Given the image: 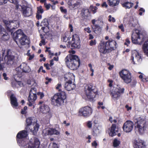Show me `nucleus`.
Segmentation results:
<instances>
[{
    "label": "nucleus",
    "mask_w": 148,
    "mask_h": 148,
    "mask_svg": "<svg viewBox=\"0 0 148 148\" xmlns=\"http://www.w3.org/2000/svg\"><path fill=\"white\" fill-rule=\"evenodd\" d=\"M43 67L42 66H41L39 69L38 71V73H40L41 71V70L42 72L44 73H45L46 72L45 71V70H43Z\"/></svg>",
    "instance_id": "nucleus-60"
},
{
    "label": "nucleus",
    "mask_w": 148,
    "mask_h": 148,
    "mask_svg": "<svg viewBox=\"0 0 148 148\" xmlns=\"http://www.w3.org/2000/svg\"><path fill=\"white\" fill-rule=\"evenodd\" d=\"M140 12L139 14L140 15H142L143 14V13L145 12V10L143 8H140L139 10Z\"/></svg>",
    "instance_id": "nucleus-64"
},
{
    "label": "nucleus",
    "mask_w": 148,
    "mask_h": 148,
    "mask_svg": "<svg viewBox=\"0 0 148 148\" xmlns=\"http://www.w3.org/2000/svg\"><path fill=\"white\" fill-rule=\"evenodd\" d=\"M108 81L109 83V86L110 87V93L111 97L114 100H117L120 97L121 94L123 93L124 89L118 86L116 87L112 86V84L113 82V81L108 80Z\"/></svg>",
    "instance_id": "nucleus-2"
},
{
    "label": "nucleus",
    "mask_w": 148,
    "mask_h": 148,
    "mask_svg": "<svg viewBox=\"0 0 148 148\" xmlns=\"http://www.w3.org/2000/svg\"><path fill=\"white\" fill-rule=\"evenodd\" d=\"M12 85L13 87H18V86H17V81L16 80H14L12 81Z\"/></svg>",
    "instance_id": "nucleus-51"
},
{
    "label": "nucleus",
    "mask_w": 148,
    "mask_h": 148,
    "mask_svg": "<svg viewBox=\"0 0 148 148\" xmlns=\"http://www.w3.org/2000/svg\"><path fill=\"white\" fill-rule=\"evenodd\" d=\"M71 47L73 49L79 48L80 47V41L72 42Z\"/></svg>",
    "instance_id": "nucleus-36"
},
{
    "label": "nucleus",
    "mask_w": 148,
    "mask_h": 148,
    "mask_svg": "<svg viewBox=\"0 0 148 148\" xmlns=\"http://www.w3.org/2000/svg\"><path fill=\"white\" fill-rule=\"evenodd\" d=\"M134 126V123L130 121H127L124 123L123 128L125 132H130L132 130Z\"/></svg>",
    "instance_id": "nucleus-16"
},
{
    "label": "nucleus",
    "mask_w": 148,
    "mask_h": 148,
    "mask_svg": "<svg viewBox=\"0 0 148 148\" xmlns=\"http://www.w3.org/2000/svg\"><path fill=\"white\" fill-rule=\"evenodd\" d=\"M134 148H142L144 146L143 143L139 139L134 140L133 142Z\"/></svg>",
    "instance_id": "nucleus-24"
},
{
    "label": "nucleus",
    "mask_w": 148,
    "mask_h": 148,
    "mask_svg": "<svg viewBox=\"0 0 148 148\" xmlns=\"http://www.w3.org/2000/svg\"><path fill=\"white\" fill-rule=\"evenodd\" d=\"M119 74L125 83L129 84L132 82V76L129 71L125 69L123 70L120 72Z\"/></svg>",
    "instance_id": "nucleus-8"
},
{
    "label": "nucleus",
    "mask_w": 148,
    "mask_h": 148,
    "mask_svg": "<svg viewBox=\"0 0 148 148\" xmlns=\"http://www.w3.org/2000/svg\"><path fill=\"white\" fill-rule=\"evenodd\" d=\"M106 43L110 51H111L110 49L113 48L116 44L115 41L113 40H110L106 42Z\"/></svg>",
    "instance_id": "nucleus-27"
},
{
    "label": "nucleus",
    "mask_w": 148,
    "mask_h": 148,
    "mask_svg": "<svg viewBox=\"0 0 148 148\" xmlns=\"http://www.w3.org/2000/svg\"><path fill=\"white\" fill-rule=\"evenodd\" d=\"M49 23L48 22L47 19L46 18L44 19L40 25L42 26V29L45 32L44 30L46 28H48Z\"/></svg>",
    "instance_id": "nucleus-30"
},
{
    "label": "nucleus",
    "mask_w": 148,
    "mask_h": 148,
    "mask_svg": "<svg viewBox=\"0 0 148 148\" xmlns=\"http://www.w3.org/2000/svg\"><path fill=\"white\" fill-rule=\"evenodd\" d=\"M92 147H94L95 148H96L97 146L98 145V143L97 141L96 140L94 141L92 143Z\"/></svg>",
    "instance_id": "nucleus-54"
},
{
    "label": "nucleus",
    "mask_w": 148,
    "mask_h": 148,
    "mask_svg": "<svg viewBox=\"0 0 148 148\" xmlns=\"http://www.w3.org/2000/svg\"><path fill=\"white\" fill-rule=\"evenodd\" d=\"M96 43L95 40H91L90 42V46H93L95 45Z\"/></svg>",
    "instance_id": "nucleus-56"
},
{
    "label": "nucleus",
    "mask_w": 148,
    "mask_h": 148,
    "mask_svg": "<svg viewBox=\"0 0 148 148\" xmlns=\"http://www.w3.org/2000/svg\"><path fill=\"white\" fill-rule=\"evenodd\" d=\"M89 15V12L88 9H83L81 13V16L83 17H87Z\"/></svg>",
    "instance_id": "nucleus-37"
},
{
    "label": "nucleus",
    "mask_w": 148,
    "mask_h": 148,
    "mask_svg": "<svg viewBox=\"0 0 148 148\" xmlns=\"http://www.w3.org/2000/svg\"><path fill=\"white\" fill-rule=\"evenodd\" d=\"M124 26L123 24H120L118 26V28L121 30V31L123 32H124L125 31Z\"/></svg>",
    "instance_id": "nucleus-47"
},
{
    "label": "nucleus",
    "mask_w": 148,
    "mask_h": 148,
    "mask_svg": "<svg viewBox=\"0 0 148 148\" xmlns=\"http://www.w3.org/2000/svg\"><path fill=\"white\" fill-rule=\"evenodd\" d=\"M142 48L144 53L148 57V40L143 45Z\"/></svg>",
    "instance_id": "nucleus-26"
},
{
    "label": "nucleus",
    "mask_w": 148,
    "mask_h": 148,
    "mask_svg": "<svg viewBox=\"0 0 148 148\" xmlns=\"http://www.w3.org/2000/svg\"><path fill=\"white\" fill-rule=\"evenodd\" d=\"M3 23L6 27L8 31L12 32V28L11 27V22L9 21H8L4 20L3 21Z\"/></svg>",
    "instance_id": "nucleus-33"
},
{
    "label": "nucleus",
    "mask_w": 148,
    "mask_h": 148,
    "mask_svg": "<svg viewBox=\"0 0 148 148\" xmlns=\"http://www.w3.org/2000/svg\"><path fill=\"white\" fill-rule=\"evenodd\" d=\"M98 49L99 52L103 54H105L110 51L106 42H104L101 41L100 43Z\"/></svg>",
    "instance_id": "nucleus-13"
},
{
    "label": "nucleus",
    "mask_w": 148,
    "mask_h": 148,
    "mask_svg": "<svg viewBox=\"0 0 148 148\" xmlns=\"http://www.w3.org/2000/svg\"><path fill=\"white\" fill-rule=\"evenodd\" d=\"M40 145V142L38 138H31L28 143V148H39Z\"/></svg>",
    "instance_id": "nucleus-15"
},
{
    "label": "nucleus",
    "mask_w": 148,
    "mask_h": 148,
    "mask_svg": "<svg viewBox=\"0 0 148 148\" xmlns=\"http://www.w3.org/2000/svg\"><path fill=\"white\" fill-rule=\"evenodd\" d=\"M44 116L47 119H50L51 117L52 114L51 112L49 111V112H47L46 113H43Z\"/></svg>",
    "instance_id": "nucleus-45"
},
{
    "label": "nucleus",
    "mask_w": 148,
    "mask_h": 148,
    "mask_svg": "<svg viewBox=\"0 0 148 148\" xmlns=\"http://www.w3.org/2000/svg\"><path fill=\"white\" fill-rule=\"evenodd\" d=\"M41 38L42 39V40L40 41V43L39 44V45L40 46H42V45H45V40L44 39V37L42 36L41 35Z\"/></svg>",
    "instance_id": "nucleus-50"
},
{
    "label": "nucleus",
    "mask_w": 148,
    "mask_h": 148,
    "mask_svg": "<svg viewBox=\"0 0 148 148\" xmlns=\"http://www.w3.org/2000/svg\"><path fill=\"white\" fill-rule=\"evenodd\" d=\"M60 134V132L59 131L55 128H53L46 129L42 131V134L45 136H51L53 134L58 135Z\"/></svg>",
    "instance_id": "nucleus-14"
},
{
    "label": "nucleus",
    "mask_w": 148,
    "mask_h": 148,
    "mask_svg": "<svg viewBox=\"0 0 148 148\" xmlns=\"http://www.w3.org/2000/svg\"><path fill=\"white\" fill-rule=\"evenodd\" d=\"M64 87L67 90L70 91L74 89L75 87V85L72 83L71 80H70L66 82Z\"/></svg>",
    "instance_id": "nucleus-23"
},
{
    "label": "nucleus",
    "mask_w": 148,
    "mask_h": 148,
    "mask_svg": "<svg viewBox=\"0 0 148 148\" xmlns=\"http://www.w3.org/2000/svg\"><path fill=\"white\" fill-rule=\"evenodd\" d=\"M7 52V54L5 56V58H7V63L8 65H12L14 62V56L12 55L11 53H10V51L8 50L7 51H6Z\"/></svg>",
    "instance_id": "nucleus-21"
},
{
    "label": "nucleus",
    "mask_w": 148,
    "mask_h": 148,
    "mask_svg": "<svg viewBox=\"0 0 148 148\" xmlns=\"http://www.w3.org/2000/svg\"><path fill=\"white\" fill-rule=\"evenodd\" d=\"M92 112V108L86 106L80 109L78 114L84 117H88L91 114Z\"/></svg>",
    "instance_id": "nucleus-12"
},
{
    "label": "nucleus",
    "mask_w": 148,
    "mask_h": 148,
    "mask_svg": "<svg viewBox=\"0 0 148 148\" xmlns=\"http://www.w3.org/2000/svg\"><path fill=\"white\" fill-rule=\"evenodd\" d=\"M1 35L2 38L3 40H7L9 39V36L5 31L2 32Z\"/></svg>",
    "instance_id": "nucleus-41"
},
{
    "label": "nucleus",
    "mask_w": 148,
    "mask_h": 148,
    "mask_svg": "<svg viewBox=\"0 0 148 148\" xmlns=\"http://www.w3.org/2000/svg\"><path fill=\"white\" fill-rule=\"evenodd\" d=\"M10 3H13L15 4L16 5V9H18L19 8V6H21V10L23 8H25L27 7H29L28 6L27 3L25 1H23L22 2V4L19 5L18 3V2L16 0H8Z\"/></svg>",
    "instance_id": "nucleus-17"
},
{
    "label": "nucleus",
    "mask_w": 148,
    "mask_h": 148,
    "mask_svg": "<svg viewBox=\"0 0 148 148\" xmlns=\"http://www.w3.org/2000/svg\"><path fill=\"white\" fill-rule=\"evenodd\" d=\"M49 148H58L57 145L55 143H52L49 145Z\"/></svg>",
    "instance_id": "nucleus-48"
},
{
    "label": "nucleus",
    "mask_w": 148,
    "mask_h": 148,
    "mask_svg": "<svg viewBox=\"0 0 148 148\" xmlns=\"http://www.w3.org/2000/svg\"><path fill=\"white\" fill-rule=\"evenodd\" d=\"M132 56L131 57L133 64H138L140 63L142 61V59L140 54L136 50L132 51Z\"/></svg>",
    "instance_id": "nucleus-11"
},
{
    "label": "nucleus",
    "mask_w": 148,
    "mask_h": 148,
    "mask_svg": "<svg viewBox=\"0 0 148 148\" xmlns=\"http://www.w3.org/2000/svg\"><path fill=\"white\" fill-rule=\"evenodd\" d=\"M133 5V3L128 2H126L122 4L123 7H125L126 8L129 9L132 7Z\"/></svg>",
    "instance_id": "nucleus-40"
},
{
    "label": "nucleus",
    "mask_w": 148,
    "mask_h": 148,
    "mask_svg": "<svg viewBox=\"0 0 148 148\" xmlns=\"http://www.w3.org/2000/svg\"><path fill=\"white\" fill-rule=\"evenodd\" d=\"M37 13L41 14L43 12V10L41 6H40L38 7L37 8Z\"/></svg>",
    "instance_id": "nucleus-46"
},
{
    "label": "nucleus",
    "mask_w": 148,
    "mask_h": 148,
    "mask_svg": "<svg viewBox=\"0 0 148 148\" xmlns=\"http://www.w3.org/2000/svg\"><path fill=\"white\" fill-rule=\"evenodd\" d=\"M61 84H58L56 86V89L58 90L59 91H60L61 90Z\"/></svg>",
    "instance_id": "nucleus-58"
},
{
    "label": "nucleus",
    "mask_w": 148,
    "mask_h": 148,
    "mask_svg": "<svg viewBox=\"0 0 148 148\" xmlns=\"http://www.w3.org/2000/svg\"><path fill=\"white\" fill-rule=\"evenodd\" d=\"M8 95H11L10 97V103L11 105L13 108L17 107L18 105V103L17 101V99L14 95L12 93V91L8 90L7 91Z\"/></svg>",
    "instance_id": "nucleus-19"
},
{
    "label": "nucleus",
    "mask_w": 148,
    "mask_h": 148,
    "mask_svg": "<svg viewBox=\"0 0 148 148\" xmlns=\"http://www.w3.org/2000/svg\"><path fill=\"white\" fill-rule=\"evenodd\" d=\"M145 119L144 117L141 116L138 118L137 122L135 124V130L140 134H143L147 127Z\"/></svg>",
    "instance_id": "nucleus-3"
},
{
    "label": "nucleus",
    "mask_w": 148,
    "mask_h": 148,
    "mask_svg": "<svg viewBox=\"0 0 148 148\" xmlns=\"http://www.w3.org/2000/svg\"><path fill=\"white\" fill-rule=\"evenodd\" d=\"M80 4V3L79 2H77L75 3H74L73 5V7L75 8V7H77L78 6H79Z\"/></svg>",
    "instance_id": "nucleus-59"
},
{
    "label": "nucleus",
    "mask_w": 148,
    "mask_h": 148,
    "mask_svg": "<svg viewBox=\"0 0 148 148\" xmlns=\"http://www.w3.org/2000/svg\"><path fill=\"white\" fill-rule=\"evenodd\" d=\"M87 126L89 128H91L92 127V123L91 121H88L87 123Z\"/></svg>",
    "instance_id": "nucleus-61"
},
{
    "label": "nucleus",
    "mask_w": 148,
    "mask_h": 148,
    "mask_svg": "<svg viewBox=\"0 0 148 148\" xmlns=\"http://www.w3.org/2000/svg\"><path fill=\"white\" fill-rule=\"evenodd\" d=\"M128 14H126L125 16L123 18V23L127 22L128 21Z\"/></svg>",
    "instance_id": "nucleus-55"
},
{
    "label": "nucleus",
    "mask_w": 148,
    "mask_h": 148,
    "mask_svg": "<svg viewBox=\"0 0 148 148\" xmlns=\"http://www.w3.org/2000/svg\"><path fill=\"white\" fill-rule=\"evenodd\" d=\"M5 30L3 28L2 26L0 25V34H1L2 33L5 31Z\"/></svg>",
    "instance_id": "nucleus-62"
},
{
    "label": "nucleus",
    "mask_w": 148,
    "mask_h": 148,
    "mask_svg": "<svg viewBox=\"0 0 148 148\" xmlns=\"http://www.w3.org/2000/svg\"><path fill=\"white\" fill-rule=\"evenodd\" d=\"M118 130V128L116 127V125L115 124H113L109 130V134L110 136H113L116 135Z\"/></svg>",
    "instance_id": "nucleus-22"
},
{
    "label": "nucleus",
    "mask_w": 148,
    "mask_h": 148,
    "mask_svg": "<svg viewBox=\"0 0 148 148\" xmlns=\"http://www.w3.org/2000/svg\"><path fill=\"white\" fill-rule=\"evenodd\" d=\"M44 5L47 10H49L51 6V4H47L46 2H45Z\"/></svg>",
    "instance_id": "nucleus-57"
},
{
    "label": "nucleus",
    "mask_w": 148,
    "mask_h": 148,
    "mask_svg": "<svg viewBox=\"0 0 148 148\" xmlns=\"http://www.w3.org/2000/svg\"><path fill=\"white\" fill-rule=\"evenodd\" d=\"M22 15L24 17H29L31 16L33 14L32 10L31 7H27L21 10Z\"/></svg>",
    "instance_id": "nucleus-20"
},
{
    "label": "nucleus",
    "mask_w": 148,
    "mask_h": 148,
    "mask_svg": "<svg viewBox=\"0 0 148 148\" xmlns=\"http://www.w3.org/2000/svg\"><path fill=\"white\" fill-rule=\"evenodd\" d=\"M16 75L19 77H21L22 73H28L31 71V69L27 64L25 63L21 64L16 69Z\"/></svg>",
    "instance_id": "nucleus-7"
},
{
    "label": "nucleus",
    "mask_w": 148,
    "mask_h": 148,
    "mask_svg": "<svg viewBox=\"0 0 148 148\" xmlns=\"http://www.w3.org/2000/svg\"><path fill=\"white\" fill-rule=\"evenodd\" d=\"M107 1L110 6H116L119 3V0H108Z\"/></svg>",
    "instance_id": "nucleus-35"
},
{
    "label": "nucleus",
    "mask_w": 148,
    "mask_h": 148,
    "mask_svg": "<svg viewBox=\"0 0 148 148\" xmlns=\"http://www.w3.org/2000/svg\"><path fill=\"white\" fill-rule=\"evenodd\" d=\"M121 142L120 140L116 138H115L113 142V145L114 147H116L120 144Z\"/></svg>",
    "instance_id": "nucleus-43"
},
{
    "label": "nucleus",
    "mask_w": 148,
    "mask_h": 148,
    "mask_svg": "<svg viewBox=\"0 0 148 148\" xmlns=\"http://www.w3.org/2000/svg\"><path fill=\"white\" fill-rule=\"evenodd\" d=\"M71 38L69 37V34H65L63 35L62 38V41L66 42H67L69 43V40H70Z\"/></svg>",
    "instance_id": "nucleus-39"
},
{
    "label": "nucleus",
    "mask_w": 148,
    "mask_h": 148,
    "mask_svg": "<svg viewBox=\"0 0 148 148\" xmlns=\"http://www.w3.org/2000/svg\"><path fill=\"white\" fill-rule=\"evenodd\" d=\"M36 17L38 20L42 18V15L39 13H37Z\"/></svg>",
    "instance_id": "nucleus-63"
},
{
    "label": "nucleus",
    "mask_w": 148,
    "mask_h": 148,
    "mask_svg": "<svg viewBox=\"0 0 148 148\" xmlns=\"http://www.w3.org/2000/svg\"><path fill=\"white\" fill-rule=\"evenodd\" d=\"M36 93V89L35 87L32 88L28 98L29 101L28 105L29 106H32L34 103L35 101L37 99Z\"/></svg>",
    "instance_id": "nucleus-10"
},
{
    "label": "nucleus",
    "mask_w": 148,
    "mask_h": 148,
    "mask_svg": "<svg viewBox=\"0 0 148 148\" xmlns=\"http://www.w3.org/2000/svg\"><path fill=\"white\" fill-rule=\"evenodd\" d=\"M74 41H80L79 36L76 34H75L73 35L72 42Z\"/></svg>",
    "instance_id": "nucleus-44"
},
{
    "label": "nucleus",
    "mask_w": 148,
    "mask_h": 148,
    "mask_svg": "<svg viewBox=\"0 0 148 148\" xmlns=\"http://www.w3.org/2000/svg\"><path fill=\"white\" fill-rule=\"evenodd\" d=\"M109 18L108 19L110 22L112 21L113 22H115L116 21L115 19L113 17H112L111 15H109L108 17Z\"/></svg>",
    "instance_id": "nucleus-52"
},
{
    "label": "nucleus",
    "mask_w": 148,
    "mask_h": 148,
    "mask_svg": "<svg viewBox=\"0 0 148 148\" xmlns=\"http://www.w3.org/2000/svg\"><path fill=\"white\" fill-rule=\"evenodd\" d=\"M74 78V76L73 74L70 73H66L65 75V80L66 82L69 81L71 80Z\"/></svg>",
    "instance_id": "nucleus-32"
},
{
    "label": "nucleus",
    "mask_w": 148,
    "mask_h": 148,
    "mask_svg": "<svg viewBox=\"0 0 148 148\" xmlns=\"http://www.w3.org/2000/svg\"><path fill=\"white\" fill-rule=\"evenodd\" d=\"M27 135V132L25 130H23L19 132L16 136L17 141L21 144V140H26L25 138Z\"/></svg>",
    "instance_id": "nucleus-18"
},
{
    "label": "nucleus",
    "mask_w": 148,
    "mask_h": 148,
    "mask_svg": "<svg viewBox=\"0 0 148 148\" xmlns=\"http://www.w3.org/2000/svg\"><path fill=\"white\" fill-rule=\"evenodd\" d=\"M132 40L133 43L140 45L144 40V38L142 32L136 29L132 35Z\"/></svg>",
    "instance_id": "nucleus-5"
},
{
    "label": "nucleus",
    "mask_w": 148,
    "mask_h": 148,
    "mask_svg": "<svg viewBox=\"0 0 148 148\" xmlns=\"http://www.w3.org/2000/svg\"><path fill=\"white\" fill-rule=\"evenodd\" d=\"M92 29L94 32L96 34L99 33L101 29L100 27L97 25H95L92 27Z\"/></svg>",
    "instance_id": "nucleus-31"
},
{
    "label": "nucleus",
    "mask_w": 148,
    "mask_h": 148,
    "mask_svg": "<svg viewBox=\"0 0 148 148\" xmlns=\"http://www.w3.org/2000/svg\"><path fill=\"white\" fill-rule=\"evenodd\" d=\"M34 118L30 117L26 119L27 127L26 129H30L34 135H35L38 131L39 125L36 122V120H33Z\"/></svg>",
    "instance_id": "nucleus-6"
},
{
    "label": "nucleus",
    "mask_w": 148,
    "mask_h": 148,
    "mask_svg": "<svg viewBox=\"0 0 148 148\" xmlns=\"http://www.w3.org/2000/svg\"><path fill=\"white\" fill-rule=\"evenodd\" d=\"M90 8L92 11L93 13L95 14L97 10V8L96 6H91Z\"/></svg>",
    "instance_id": "nucleus-49"
},
{
    "label": "nucleus",
    "mask_w": 148,
    "mask_h": 148,
    "mask_svg": "<svg viewBox=\"0 0 148 148\" xmlns=\"http://www.w3.org/2000/svg\"><path fill=\"white\" fill-rule=\"evenodd\" d=\"M85 92L88 99L92 100L95 97L96 94L94 89L91 84H88L85 86Z\"/></svg>",
    "instance_id": "nucleus-9"
},
{
    "label": "nucleus",
    "mask_w": 148,
    "mask_h": 148,
    "mask_svg": "<svg viewBox=\"0 0 148 148\" xmlns=\"http://www.w3.org/2000/svg\"><path fill=\"white\" fill-rule=\"evenodd\" d=\"M14 35L15 36L16 39H17L19 37L21 38L22 36H25V35L21 29H18L14 33Z\"/></svg>",
    "instance_id": "nucleus-28"
},
{
    "label": "nucleus",
    "mask_w": 148,
    "mask_h": 148,
    "mask_svg": "<svg viewBox=\"0 0 148 148\" xmlns=\"http://www.w3.org/2000/svg\"><path fill=\"white\" fill-rule=\"evenodd\" d=\"M11 25L14 27L12 28V30L13 29L17 28L19 26V23L18 20H14L11 22Z\"/></svg>",
    "instance_id": "nucleus-38"
},
{
    "label": "nucleus",
    "mask_w": 148,
    "mask_h": 148,
    "mask_svg": "<svg viewBox=\"0 0 148 148\" xmlns=\"http://www.w3.org/2000/svg\"><path fill=\"white\" fill-rule=\"evenodd\" d=\"M40 111L43 113H45L50 111V109L47 105L43 104L40 107Z\"/></svg>",
    "instance_id": "nucleus-29"
},
{
    "label": "nucleus",
    "mask_w": 148,
    "mask_h": 148,
    "mask_svg": "<svg viewBox=\"0 0 148 148\" xmlns=\"http://www.w3.org/2000/svg\"><path fill=\"white\" fill-rule=\"evenodd\" d=\"M66 98L65 93L62 92L55 94L51 98V102L55 105H60L64 103Z\"/></svg>",
    "instance_id": "nucleus-4"
},
{
    "label": "nucleus",
    "mask_w": 148,
    "mask_h": 148,
    "mask_svg": "<svg viewBox=\"0 0 148 148\" xmlns=\"http://www.w3.org/2000/svg\"><path fill=\"white\" fill-rule=\"evenodd\" d=\"M92 131V134L95 136H97L98 134L99 133V129H98V127L95 125H94L93 127Z\"/></svg>",
    "instance_id": "nucleus-42"
},
{
    "label": "nucleus",
    "mask_w": 148,
    "mask_h": 148,
    "mask_svg": "<svg viewBox=\"0 0 148 148\" xmlns=\"http://www.w3.org/2000/svg\"><path fill=\"white\" fill-rule=\"evenodd\" d=\"M21 142L20 144L19 143L18 141H17L18 144L21 147H24V148H27L28 143V141L26 142V140H21Z\"/></svg>",
    "instance_id": "nucleus-34"
},
{
    "label": "nucleus",
    "mask_w": 148,
    "mask_h": 148,
    "mask_svg": "<svg viewBox=\"0 0 148 148\" xmlns=\"http://www.w3.org/2000/svg\"><path fill=\"white\" fill-rule=\"evenodd\" d=\"M19 43H18L17 42V41L15 40L16 42L18 45H19L20 44L22 45H24L29 44L28 40L27 39V37L25 35L23 36H22V37L20 38L19 40Z\"/></svg>",
    "instance_id": "nucleus-25"
},
{
    "label": "nucleus",
    "mask_w": 148,
    "mask_h": 148,
    "mask_svg": "<svg viewBox=\"0 0 148 148\" xmlns=\"http://www.w3.org/2000/svg\"><path fill=\"white\" fill-rule=\"evenodd\" d=\"M27 109V106H25L23 109L21 110V113L22 114H26L27 112L26 110Z\"/></svg>",
    "instance_id": "nucleus-53"
},
{
    "label": "nucleus",
    "mask_w": 148,
    "mask_h": 148,
    "mask_svg": "<svg viewBox=\"0 0 148 148\" xmlns=\"http://www.w3.org/2000/svg\"><path fill=\"white\" fill-rule=\"evenodd\" d=\"M64 60L67 67L71 70L77 69L79 65V59L77 56L75 55H68Z\"/></svg>",
    "instance_id": "nucleus-1"
}]
</instances>
